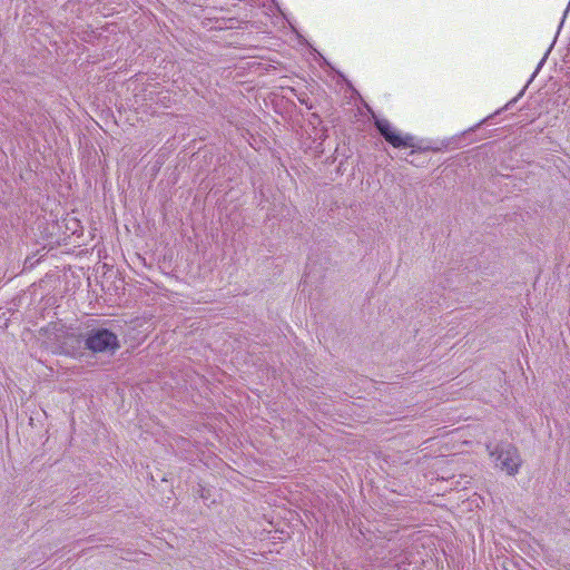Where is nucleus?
I'll return each mask as SVG.
<instances>
[{
	"label": "nucleus",
	"mask_w": 570,
	"mask_h": 570,
	"mask_svg": "<svg viewBox=\"0 0 570 570\" xmlns=\"http://www.w3.org/2000/svg\"><path fill=\"white\" fill-rule=\"evenodd\" d=\"M497 461L501 470H504L510 475L515 474L521 464L518 450L512 445H508L505 449L501 450Z\"/></svg>",
	"instance_id": "obj_3"
},
{
	"label": "nucleus",
	"mask_w": 570,
	"mask_h": 570,
	"mask_svg": "<svg viewBox=\"0 0 570 570\" xmlns=\"http://www.w3.org/2000/svg\"><path fill=\"white\" fill-rule=\"evenodd\" d=\"M375 126L384 139L394 148L414 147V138L411 135H401L387 119H375Z\"/></svg>",
	"instance_id": "obj_2"
},
{
	"label": "nucleus",
	"mask_w": 570,
	"mask_h": 570,
	"mask_svg": "<svg viewBox=\"0 0 570 570\" xmlns=\"http://www.w3.org/2000/svg\"><path fill=\"white\" fill-rule=\"evenodd\" d=\"M85 344L94 353H112L119 348L117 335L106 328L91 332L87 336Z\"/></svg>",
	"instance_id": "obj_1"
}]
</instances>
